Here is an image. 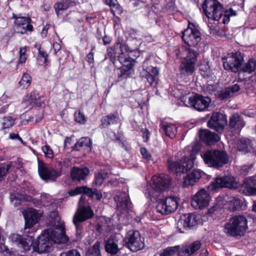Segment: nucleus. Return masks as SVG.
I'll return each mask as SVG.
<instances>
[{
    "label": "nucleus",
    "instance_id": "nucleus-5",
    "mask_svg": "<svg viewBox=\"0 0 256 256\" xmlns=\"http://www.w3.org/2000/svg\"><path fill=\"white\" fill-rule=\"evenodd\" d=\"M201 155L205 164L210 167L219 168L228 162V156L224 150H208Z\"/></svg>",
    "mask_w": 256,
    "mask_h": 256
},
{
    "label": "nucleus",
    "instance_id": "nucleus-57",
    "mask_svg": "<svg viewBox=\"0 0 256 256\" xmlns=\"http://www.w3.org/2000/svg\"><path fill=\"white\" fill-rule=\"evenodd\" d=\"M134 62V60L132 58H129L126 61H125L124 63L122 64V68L133 69Z\"/></svg>",
    "mask_w": 256,
    "mask_h": 256
},
{
    "label": "nucleus",
    "instance_id": "nucleus-53",
    "mask_svg": "<svg viewBox=\"0 0 256 256\" xmlns=\"http://www.w3.org/2000/svg\"><path fill=\"white\" fill-rule=\"evenodd\" d=\"M42 150L46 158H52L54 156L52 149L48 145H45L42 147Z\"/></svg>",
    "mask_w": 256,
    "mask_h": 256
},
{
    "label": "nucleus",
    "instance_id": "nucleus-55",
    "mask_svg": "<svg viewBox=\"0 0 256 256\" xmlns=\"http://www.w3.org/2000/svg\"><path fill=\"white\" fill-rule=\"evenodd\" d=\"M174 252L172 248L168 247L163 250L162 252L156 253L154 256H173Z\"/></svg>",
    "mask_w": 256,
    "mask_h": 256
},
{
    "label": "nucleus",
    "instance_id": "nucleus-29",
    "mask_svg": "<svg viewBox=\"0 0 256 256\" xmlns=\"http://www.w3.org/2000/svg\"><path fill=\"white\" fill-rule=\"evenodd\" d=\"M89 172V170L86 167L74 166L71 170L70 176L74 180L80 182L84 180Z\"/></svg>",
    "mask_w": 256,
    "mask_h": 256
},
{
    "label": "nucleus",
    "instance_id": "nucleus-59",
    "mask_svg": "<svg viewBox=\"0 0 256 256\" xmlns=\"http://www.w3.org/2000/svg\"><path fill=\"white\" fill-rule=\"evenodd\" d=\"M108 118H109V122H110V124H116L118 122V117L117 115L115 114H110L108 115Z\"/></svg>",
    "mask_w": 256,
    "mask_h": 256
},
{
    "label": "nucleus",
    "instance_id": "nucleus-64",
    "mask_svg": "<svg viewBox=\"0 0 256 256\" xmlns=\"http://www.w3.org/2000/svg\"><path fill=\"white\" fill-rule=\"evenodd\" d=\"M121 52V54L118 56V60L122 64H123L125 61H126L130 57L126 56L124 55V52Z\"/></svg>",
    "mask_w": 256,
    "mask_h": 256
},
{
    "label": "nucleus",
    "instance_id": "nucleus-2",
    "mask_svg": "<svg viewBox=\"0 0 256 256\" xmlns=\"http://www.w3.org/2000/svg\"><path fill=\"white\" fill-rule=\"evenodd\" d=\"M202 7L208 18V26L212 30L218 23L228 24L230 16L236 14V11L231 8L225 10L218 0H204Z\"/></svg>",
    "mask_w": 256,
    "mask_h": 256
},
{
    "label": "nucleus",
    "instance_id": "nucleus-27",
    "mask_svg": "<svg viewBox=\"0 0 256 256\" xmlns=\"http://www.w3.org/2000/svg\"><path fill=\"white\" fill-rule=\"evenodd\" d=\"M120 236H111L106 241L105 244L106 250L111 254H116L119 251L118 244Z\"/></svg>",
    "mask_w": 256,
    "mask_h": 256
},
{
    "label": "nucleus",
    "instance_id": "nucleus-18",
    "mask_svg": "<svg viewBox=\"0 0 256 256\" xmlns=\"http://www.w3.org/2000/svg\"><path fill=\"white\" fill-rule=\"evenodd\" d=\"M198 218L194 214H187L183 216L177 222V228L180 232L184 233V230L190 229L198 224Z\"/></svg>",
    "mask_w": 256,
    "mask_h": 256
},
{
    "label": "nucleus",
    "instance_id": "nucleus-51",
    "mask_svg": "<svg viewBox=\"0 0 256 256\" xmlns=\"http://www.w3.org/2000/svg\"><path fill=\"white\" fill-rule=\"evenodd\" d=\"M11 166V164H7L0 167V182L4 179Z\"/></svg>",
    "mask_w": 256,
    "mask_h": 256
},
{
    "label": "nucleus",
    "instance_id": "nucleus-37",
    "mask_svg": "<svg viewBox=\"0 0 256 256\" xmlns=\"http://www.w3.org/2000/svg\"><path fill=\"white\" fill-rule=\"evenodd\" d=\"M161 128L164 132L166 136L170 138L175 136L177 132V128L176 125L172 124L164 123L162 124Z\"/></svg>",
    "mask_w": 256,
    "mask_h": 256
},
{
    "label": "nucleus",
    "instance_id": "nucleus-31",
    "mask_svg": "<svg viewBox=\"0 0 256 256\" xmlns=\"http://www.w3.org/2000/svg\"><path fill=\"white\" fill-rule=\"evenodd\" d=\"M76 4V2L72 0H62L54 4V8L58 16L61 14L64 10L69 7Z\"/></svg>",
    "mask_w": 256,
    "mask_h": 256
},
{
    "label": "nucleus",
    "instance_id": "nucleus-6",
    "mask_svg": "<svg viewBox=\"0 0 256 256\" xmlns=\"http://www.w3.org/2000/svg\"><path fill=\"white\" fill-rule=\"evenodd\" d=\"M196 154L190 152L188 156H184L178 162L168 160V168L170 172L177 175L184 173L190 170L194 165Z\"/></svg>",
    "mask_w": 256,
    "mask_h": 256
},
{
    "label": "nucleus",
    "instance_id": "nucleus-17",
    "mask_svg": "<svg viewBox=\"0 0 256 256\" xmlns=\"http://www.w3.org/2000/svg\"><path fill=\"white\" fill-rule=\"evenodd\" d=\"M210 200L209 194L204 189L198 190L192 197V206L196 209H203L208 206Z\"/></svg>",
    "mask_w": 256,
    "mask_h": 256
},
{
    "label": "nucleus",
    "instance_id": "nucleus-44",
    "mask_svg": "<svg viewBox=\"0 0 256 256\" xmlns=\"http://www.w3.org/2000/svg\"><path fill=\"white\" fill-rule=\"evenodd\" d=\"M200 70L201 74L204 77H209L212 74V70L209 66L208 62H206V64H200Z\"/></svg>",
    "mask_w": 256,
    "mask_h": 256
},
{
    "label": "nucleus",
    "instance_id": "nucleus-46",
    "mask_svg": "<svg viewBox=\"0 0 256 256\" xmlns=\"http://www.w3.org/2000/svg\"><path fill=\"white\" fill-rule=\"evenodd\" d=\"M16 119L12 118L10 116H5L3 118L2 123V128H8L14 126Z\"/></svg>",
    "mask_w": 256,
    "mask_h": 256
},
{
    "label": "nucleus",
    "instance_id": "nucleus-13",
    "mask_svg": "<svg viewBox=\"0 0 256 256\" xmlns=\"http://www.w3.org/2000/svg\"><path fill=\"white\" fill-rule=\"evenodd\" d=\"M38 172L40 178L46 182H54L60 176V172L48 166L44 162L38 160Z\"/></svg>",
    "mask_w": 256,
    "mask_h": 256
},
{
    "label": "nucleus",
    "instance_id": "nucleus-19",
    "mask_svg": "<svg viewBox=\"0 0 256 256\" xmlns=\"http://www.w3.org/2000/svg\"><path fill=\"white\" fill-rule=\"evenodd\" d=\"M212 184L214 188H228L230 189H236L238 188V184L235 178L230 175L218 177L212 182Z\"/></svg>",
    "mask_w": 256,
    "mask_h": 256
},
{
    "label": "nucleus",
    "instance_id": "nucleus-35",
    "mask_svg": "<svg viewBox=\"0 0 256 256\" xmlns=\"http://www.w3.org/2000/svg\"><path fill=\"white\" fill-rule=\"evenodd\" d=\"M174 252L173 256L176 252L178 256H190L192 255L187 244L169 247Z\"/></svg>",
    "mask_w": 256,
    "mask_h": 256
},
{
    "label": "nucleus",
    "instance_id": "nucleus-34",
    "mask_svg": "<svg viewBox=\"0 0 256 256\" xmlns=\"http://www.w3.org/2000/svg\"><path fill=\"white\" fill-rule=\"evenodd\" d=\"M174 252L173 256L176 252L178 256H190L192 255L187 244L169 247Z\"/></svg>",
    "mask_w": 256,
    "mask_h": 256
},
{
    "label": "nucleus",
    "instance_id": "nucleus-52",
    "mask_svg": "<svg viewBox=\"0 0 256 256\" xmlns=\"http://www.w3.org/2000/svg\"><path fill=\"white\" fill-rule=\"evenodd\" d=\"M75 120L81 124H84L86 121V117L84 114L80 111L76 112L74 113Z\"/></svg>",
    "mask_w": 256,
    "mask_h": 256
},
{
    "label": "nucleus",
    "instance_id": "nucleus-23",
    "mask_svg": "<svg viewBox=\"0 0 256 256\" xmlns=\"http://www.w3.org/2000/svg\"><path fill=\"white\" fill-rule=\"evenodd\" d=\"M159 73L160 70L158 68L150 66L144 70L142 75L147 80L150 86H154L157 84Z\"/></svg>",
    "mask_w": 256,
    "mask_h": 256
},
{
    "label": "nucleus",
    "instance_id": "nucleus-63",
    "mask_svg": "<svg viewBox=\"0 0 256 256\" xmlns=\"http://www.w3.org/2000/svg\"><path fill=\"white\" fill-rule=\"evenodd\" d=\"M108 118V116H104L102 118L101 122H102V126L103 128H106L110 125V122H109Z\"/></svg>",
    "mask_w": 256,
    "mask_h": 256
},
{
    "label": "nucleus",
    "instance_id": "nucleus-20",
    "mask_svg": "<svg viewBox=\"0 0 256 256\" xmlns=\"http://www.w3.org/2000/svg\"><path fill=\"white\" fill-rule=\"evenodd\" d=\"M44 100V97L40 95L38 92L33 90L26 96L24 102L28 103L31 106L43 108L45 105Z\"/></svg>",
    "mask_w": 256,
    "mask_h": 256
},
{
    "label": "nucleus",
    "instance_id": "nucleus-25",
    "mask_svg": "<svg viewBox=\"0 0 256 256\" xmlns=\"http://www.w3.org/2000/svg\"><path fill=\"white\" fill-rule=\"evenodd\" d=\"M25 219V230L31 228L40 220V216L34 209H30L24 214Z\"/></svg>",
    "mask_w": 256,
    "mask_h": 256
},
{
    "label": "nucleus",
    "instance_id": "nucleus-60",
    "mask_svg": "<svg viewBox=\"0 0 256 256\" xmlns=\"http://www.w3.org/2000/svg\"><path fill=\"white\" fill-rule=\"evenodd\" d=\"M106 4L112 7L118 9L119 11H120V6L118 4L116 0H106Z\"/></svg>",
    "mask_w": 256,
    "mask_h": 256
},
{
    "label": "nucleus",
    "instance_id": "nucleus-56",
    "mask_svg": "<svg viewBox=\"0 0 256 256\" xmlns=\"http://www.w3.org/2000/svg\"><path fill=\"white\" fill-rule=\"evenodd\" d=\"M60 256H81V254L78 250L72 249L62 252Z\"/></svg>",
    "mask_w": 256,
    "mask_h": 256
},
{
    "label": "nucleus",
    "instance_id": "nucleus-33",
    "mask_svg": "<svg viewBox=\"0 0 256 256\" xmlns=\"http://www.w3.org/2000/svg\"><path fill=\"white\" fill-rule=\"evenodd\" d=\"M94 189H92L86 186H79L76 188L74 190H71L68 192L69 195L74 196L82 193L86 194L88 197L94 198Z\"/></svg>",
    "mask_w": 256,
    "mask_h": 256
},
{
    "label": "nucleus",
    "instance_id": "nucleus-42",
    "mask_svg": "<svg viewBox=\"0 0 256 256\" xmlns=\"http://www.w3.org/2000/svg\"><path fill=\"white\" fill-rule=\"evenodd\" d=\"M32 78L30 75L27 73H24L18 84L22 88H27L30 86Z\"/></svg>",
    "mask_w": 256,
    "mask_h": 256
},
{
    "label": "nucleus",
    "instance_id": "nucleus-26",
    "mask_svg": "<svg viewBox=\"0 0 256 256\" xmlns=\"http://www.w3.org/2000/svg\"><path fill=\"white\" fill-rule=\"evenodd\" d=\"M141 44L140 40H137V43L134 44V45L132 46V44H130V46H128L126 44H122L118 42L116 44L117 46L120 45V49L121 52H128L131 53V56H134V58H136L140 56V52L139 51L140 46Z\"/></svg>",
    "mask_w": 256,
    "mask_h": 256
},
{
    "label": "nucleus",
    "instance_id": "nucleus-47",
    "mask_svg": "<svg viewBox=\"0 0 256 256\" xmlns=\"http://www.w3.org/2000/svg\"><path fill=\"white\" fill-rule=\"evenodd\" d=\"M10 199L14 206H16L20 204L22 200H24V196L18 193L12 194Z\"/></svg>",
    "mask_w": 256,
    "mask_h": 256
},
{
    "label": "nucleus",
    "instance_id": "nucleus-36",
    "mask_svg": "<svg viewBox=\"0 0 256 256\" xmlns=\"http://www.w3.org/2000/svg\"><path fill=\"white\" fill-rule=\"evenodd\" d=\"M236 144L238 150L244 152H248L252 148L250 140L246 138L239 139Z\"/></svg>",
    "mask_w": 256,
    "mask_h": 256
},
{
    "label": "nucleus",
    "instance_id": "nucleus-49",
    "mask_svg": "<svg viewBox=\"0 0 256 256\" xmlns=\"http://www.w3.org/2000/svg\"><path fill=\"white\" fill-rule=\"evenodd\" d=\"M138 32L134 29H130L128 30L126 32V36L128 38V40L132 42L137 43V40H138L137 38Z\"/></svg>",
    "mask_w": 256,
    "mask_h": 256
},
{
    "label": "nucleus",
    "instance_id": "nucleus-28",
    "mask_svg": "<svg viewBox=\"0 0 256 256\" xmlns=\"http://www.w3.org/2000/svg\"><path fill=\"white\" fill-rule=\"evenodd\" d=\"M229 125L231 129L239 132L245 126V122L238 114H234L230 118Z\"/></svg>",
    "mask_w": 256,
    "mask_h": 256
},
{
    "label": "nucleus",
    "instance_id": "nucleus-21",
    "mask_svg": "<svg viewBox=\"0 0 256 256\" xmlns=\"http://www.w3.org/2000/svg\"><path fill=\"white\" fill-rule=\"evenodd\" d=\"M116 202L117 208L122 212L129 210L132 206L128 194L126 192H120L114 198Z\"/></svg>",
    "mask_w": 256,
    "mask_h": 256
},
{
    "label": "nucleus",
    "instance_id": "nucleus-14",
    "mask_svg": "<svg viewBox=\"0 0 256 256\" xmlns=\"http://www.w3.org/2000/svg\"><path fill=\"white\" fill-rule=\"evenodd\" d=\"M84 198L82 196L79 200V206L77 212L74 214L73 218L74 224L80 223L84 222L87 220L90 219L94 216L92 210L90 206H84Z\"/></svg>",
    "mask_w": 256,
    "mask_h": 256
},
{
    "label": "nucleus",
    "instance_id": "nucleus-38",
    "mask_svg": "<svg viewBox=\"0 0 256 256\" xmlns=\"http://www.w3.org/2000/svg\"><path fill=\"white\" fill-rule=\"evenodd\" d=\"M109 172L107 170H101L94 174V180L93 183L98 186H100L104 180L108 177Z\"/></svg>",
    "mask_w": 256,
    "mask_h": 256
},
{
    "label": "nucleus",
    "instance_id": "nucleus-16",
    "mask_svg": "<svg viewBox=\"0 0 256 256\" xmlns=\"http://www.w3.org/2000/svg\"><path fill=\"white\" fill-rule=\"evenodd\" d=\"M12 18H14L16 30L18 33L26 34L27 32H32L33 26L31 24V19L29 17L22 16V14H13Z\"/></svg>",
    "mask_w": 256,
    "mask_h": 256
},
{
    "label": "nucleus",
    "instance_id": "nucleus-1",
    "mask_svg": "<svg viewBox=\"0 0 256 256\" xmlns=\"http://www.w3.org/2000/svg\"><path fill=\"white\" fill-rule=\"evenodd\" d=\"M48 223L52 226L44 231L38 238V243L33 244V236L13 234L10 238L26 252L32 246L34 252L39 254L48 252L54 244H64L68 242L66 235L64 223L56 212H50L48 216Z\"/></svg>",
    "mask_w": 256,
    "mask_h": 256
},
{
    "label": "nucleus",
    "instance_id": "nucleus-43",
    "mask_svg": "<svg viewBox=\"0 0 256 256\" xmlns=\"http://www.w3.org/2000/svg\"><path fill=\"white\" fill-rule=\"evenodd\" d=\"M230 207L234 210H237L242 206V200L238 197H232L229 201Z\"/></svg>",
    "mask_w": 256,
    "mask_h": 256
},
{
    "label": "nucleus",
    "instance_id": "nucleus-41",
    "mask_svg": "<svg viewBox=\"0 0 256 256\" xmlns=\"http://www.w3.org/2000/svg\"><path fill=\"white\" fill-rule=\"evenodd\" d=\"M134 72L132 68H123L120 67L118 69V80L122 81L130 78Z\"/></svg>",
    "mask_w": 256,
    "mask_h": 256
},
{
    "label": "nucleus",
    "instance_id": "nucleus-39",
    "mask_svg": "<svg viewBox=\"0 0 256 256\" xmlns=\"http://www.w3.org/2000/svg\"><path fill=\"white\" fill-rule=\"evenodd\" d=\"M256 68V60L254 58L250 59L247 62L240 68V70L244 72L251 74L254 72Z\"/></svg>",
    "mask_w": 256,
    "mask_h": 256
},
{
    "label": "nucleus",
    "instance_id": "nucleus-62",
    "mask_svg": "<svg viewBox=\"0 0 256 256\" xmlns=\"http://www.w3.org/2000/svg\"><path fill=\"white\" fill-rule=\"evenodd\" d=\"M252 164L249 166H242L240 169V173L243 175H246L249 172L251 168Z\"/></svg>",
    "mask_w": 256,
    "mask_h": 256
},
{
    "label": "nucleus",
    "instance_id": "nucleus-10",
    "mask_svg": "<svg viewBox=\"0 0 256 256\" xmlns=\"http://www.w3.org/2000/svg\"><path fill=\"white\" fill-rule=\"evenodd\" d=\"M178 200L177 197L168 196L160 201L157 204L156 212L162 215L168 214L174 212L178 208Z\"/></svg>",
    "mask_w": 256,
    "mask_h": 256
},
{
    "label": "nucleus",
    "instance_id": "nucleus-9",
    "mask_svg": "<svg viewBox=\"0 0 256 256\" xmlns=\"http://www.w3.org/2000/svg\"><path fill=\"white\" fill-rule=\"evenodd\" d=\"M182 38L189 46H196L201 41V34L192 24H188L186 29L182 32Z\"/></svg>",
    "mask_w": 256,
    "mask_h": 256
},
{
    "label": "nucleus",
    "instance_id": "nucleus-11",
    "mask_svg": "<svg viewBox=\"0 0 256 256\" xmlns=\"http://www.w3.org/2000/svg\"><path fill=\"white\" fill-rule=\"evenodd\" d=\"M222 60L224 68L226 70L236 72L242 66L244 58L242 54L238 52L231 55H228L226 58H223Z\"/></svg>",
    "mask_w": 256,
    "mask_h": 256
},
{
    "label": "nucleus",
    "instance_id": "nucleus-45",
    "mask_svg": "<svg viewBox=\"0 0 256 256\" xmlns=\"http://www.w3.org/2000/svg\"><path fill=\"white\" fill-rule=\"evenodd\" d=\"M116 46H112L109 47L106 50V59H110V60L114 64L116 61Z\"/></svg>",
    "mask_w": 256,
    "mask_h": 256
},
{
    "label": "nucleus",
    "instance_id": "nucleus-24",
    "mask_svg": "<svg viewBox=\"0 0 256 256\" xmlns=\"http://www.w3.org/2000/svg\"><path fill=\"white\" fill-rule=\"evenodd\" d=\"M200 138L202 141L207 145H212L218 142L220 138L218 135L208 130H202L199 132Z\"/></svg>",
    "mask_w": 256,
    "mask_h": 256
},
{
    "label": "nucleus",
    "instance_id": "nucleus-58",
    "mask_svg": "<svg viewBox=\"0 0 256 256\" xmlns=\"http://www.w3.org/2000/svg\"><path fill=\"white\" fill-rule=\"evenodd\" d=\"M140 153L142 154L143 158L146 159L147 160H151L150 154L144 148H140Z\"/></svg>",
    "mask_w": 256,
    "mask_h": 256
},
{
    "label": "nucleus",
    "instance_id": "nucleus-8",
    "mask_svg": "<svg viewBox=\"0 0 256 256\" xmlns=\"http://www.w3.org/2000/svg\"><path fill=\"white\" fill-rule=\"evenodd\" d=\"M126 246L132 252H137L144 248V239L137 230H130L125 239Z\"/></svg>",
    "mask_w": 256,
    "mask_h": 256
},
{
    "label": "nucleus",
    "instance_id": "nucleus-48",
    "mask_svg": "<svg viewBox=\"0 0 256 256\" xmlns=\"http://www.w3.org/2000/svg\"><path fill=\"white\" fill-rule=\"evenodd\" d=\"M100 244L99 242H96L94 246L90 248L88 253V256H101L100 250Z\"/></svg>",
    "mask_w": 256,
    "mask_h": 256
},
{
    "label": "nucleus",
    "instance_id": "nucleus-54",
    "mask_svg": "<svg viewBox=\"0 0 256 256\" xmlns=\"http://www.w3.org/2000/svg\"><path fill=\"white\" fill-rule=\"evenodd\" d=\"M76 226V240H80L84 236V231L82 229L78 223L74 224Z\"/></svg>",
    "mask_w": 256,
    "mask_h": 256
},
{
    "label": "nucleus",
    "instance_id": "nucleus-4",
    "mask_svg": "<svg viewBox=\"0 0 256 256\" xmlns=\"http://www.w3.org/2000/svg\"><path fill=\"white\" fill-rule=\"evenodd\" d=\"M246 218L242 215L234 216L224 224V232L228 236H244L248 229Z\"/></svg>",
    "mask_w": 256,
    "mask_h": 256
},
{
    "label": "nucleus",
    "instance_id": "nucleus-3",
    "mask_svg": "<svg viewBox=\"0 0 256 256\" xmlns=\"http://www.w3.org/2000/svg\"><path fill=\"white\" fill-rule=\"evenodd\" d=\"M175 54L178 57H182L180 65V72L186 76L192 74L195 70L197 57L199 54L198 50L182 46L176 50Z\"/></svg>",
    "mask_w": 256,
    "mask_h": 256
},
{
    "label": "nucleus",
    "instance_id": "nucleus-22",
    "mask_svg": "<svg viewBox=\"0 0 256 256\" xmlns=\"http://www.w3.org/2000/svg\"><path fill=\"white\" fill-rule=\"evenodd\" d=\"M240 190L248 196H256V180L249 177L244 180L240 186Z\"/></svg>",
    "mask_w": 256,
    "mask_h": 256
},
{
    "label": "nucleus",
    "instance_id": "nucleus-40",
    "mask_svg": "<svg viewBox=\"0 0 256 256\" xmlns=\"http://www.w3.org/2000/svg\"><path fill=\"white\" fill-rule=\"evenodd\" d=\"M92 145L90 139L88 137L82 138L72 146V149L75 150H79L81 148H88Z\"/></svg>",
    "mask_w": 256,
    "mask_h": 256
},
{
    "label": "nucleus",
    "instance_id": "nucleus-50",
    "mask_svg": "<svg viewBox=\"0 0 256 256\" xmlns=\"http://www.w3.org/2000/svg\"><path fill=\"white\" fill-rule=\"evenodd\" d=\"M187 245L189 248L190 253L192 254L200 248L202 243L199 240H196L188 244Z\"/></svg>",
    "mask_w": 256,
    "mask_h": 256
},
{
    "label": "nucleus",
    "instance_id": "nucleus-30",
    "mask_svg": "<svg viewBox=\"0 0 256 256\" xmlns=\"http://www.w3.org/2000/svg\"><path fill=\"white\" fill-rule=\"evenodd\" d=\"M200 172L198 170H193L191 172L188 174L184 178V186L194 185L200 178Z\"/></svg>",
    "mask_w": 256,
    "mask_h": 256
},
{
    "label": "nucleus",
    "instance_id": "nucleus-12",
    "mask_svg": "<svg viewBox=\"0 0 256 256\" xmlns=\"http://www.w3.org/2000/svg\"><path fill=\"white\" fill-rule=\"evenodd\" d=\"M170 178V176L166 174H161L158 176H154L152 179L151 186L152 190L148 192L149 196L154 198L156 196V194H154V190L155 191L160 192L168 190L169 188Z\"/></svg>",
    "mask_w": 256,
    "mask_h": 256
},
{
    "label": "nucleus",
    "instance_id": "nucleus-32",
    "mask_svg": "<svg viewBox=\"0 0 256 256\" xmlns=\"http://www.w3.org/2000/svg\"><path fill=\"white\" fill-rule=\"evenodd\" d=\"M240 90V86L238 84H234L222 90L219 94V96L221 99L228 98L232 96L234 93L238 92Z\"/></svg>",
    "mask_w": 256,
    "mask_h": 256
},
{
    "label": "nucleus",
    "instance_id": "nucleus-15",
    "mask_svg": "<svg viewBox=\"0 0 256 256\" xmlns=\"http://www.w3.org/2000/svg\"><path fill=\"white\" fill-rule=\"evenodd\" d=\"M226 124L227 118L226 114L218 112H214L208 122V126L218 132L221 133Z\"/></svg>",
    "mask_w": 256,
    "mask_h": 256
},
{
    "label": "nucleus",
    "instance_id": "nucleus-7",
    "mask_svg": "<svg viewBox=\"0 0 256 256\" xmlns=\"http://www.w3.org/2000/svg\"><path fill=\"white\" fill-rule=\"evenodd\" d=\"M184 96L182 102L188 106L191 107L198 112H204L208 110L211 102V99L208 96H204L201 94H194L188 98Z\"/></svg>",
    "mask_w": 256,
    "mask_h": 256
},
{
    "label": "nucleus",
    "instance_id": "nucleus-61",
    "mask_svg": "<svg viewBox=\"0 0 256 256\" xmlns=\"http://www.w3.org/2000/svg\"><path fill=\"white\" fill-rule=\"evenodd\" d=\"M47 57H48V54L46 53V52L43 50H42L40 48H39L38 54V58H43L42 62L44 63H46V62Z\"/></svg>",
    "mask_w": 256,
    "mask_h": 256
}]
</instances>
